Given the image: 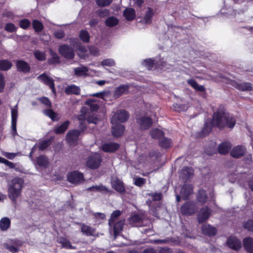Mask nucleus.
<instances>
[{"label": "nucleus", "mask_w": 253, "mask_h": 253, "mask_svg": "<svg viewBox=\"0 0 253 253\" xmlns=\"http://www.w3.org/2000/svg\"><path fill=\"white\" fill-rule=\"evenodd\" d=\"M243 227L253 233V219H248L243 224Z\"/></svg>", "instance_id": "3c124183"}, {"label": "nucleus", "mask_w": 253, "mask_h": 253, "mask_svg": "<svg viewBox=\"0 0 253 253\" xmlns=\"http://www.w3.org/2000/svg\"><path fill=\"white\" fill-rule=\"evenodd\" d=\"M17 28L12 23H6L4 26V30L9 33L16 32Z\"/></svg>", "instance_id": "5fc2aeb1"}, {"label": "nucleus", "mask_w": 253, "mask_h": 253, "mask_svg": "<svg viewBox=\"0 0 253 253\" xmlns=\"http://www.w3.org/2000/svg\"><path fill=\"white\" fill-rule=\"evenodd\" d=\"M31 25L30 21L28 19H23L20 20L19 25L23 29L26 30L29 28Z\"/></svg>", "instance_id": "603ef678"}, {"label": "nucleus", "mask_w": 253, "mask_h": 253, "mask_svg": "<svg viewBox=\"0 0 253 253\" xmlns=\"http://www.w3.org/2000/svg\"><path fill=\"white\" fill-rule=\"evenodd\" d=\"M81 232L87 236H91L94 235L95 229L83 223L81 224Z\"/></svg>", "instance_id": "7c9ffc66"}, {"label": "nucleus", "mask_w": 253, "mask_h": 253, "mask_svg": "<svg viewBox=\"0 0 253 253\" xmlns=\"http://www.w3.org/2000/svg\"><path fill=\"white\" fill-rule=\"evenodd\" d=\"M193 192V188L192 186L189 184H184L180 190V194L183 200H187Z\"/></svg>", "instance_id": "4468645a"}, {"label": "nucleus", "mask_w": 253, "mask_h": 253, "mask_svg": "<svg viewBox=\"0 0 253 253\" xmlns=\"http://www.w3.org/2000/svg\"><path fill=\"white\" fill-rule=\"evenodd\" d=\"M114 126L112 127V134L115 137H119L121 136L125 130V127L124 125L117 124L114 125Z\"/></svg>", "instance_id": "412c9836"}, {"label": "nucleus", "mask_w": 253, "mask_h": 253, "mask_svg": "<svg viewBox=\"0 0 253 253\" xmlns=\"http://www.w3.org/2000/svg\"><path fill=\"white\" fill-rule=\"evenodd\" d=\"M150 135L153 138L159 139L164 136V133L159 128H154L151 130Z\"/></svg>", "instance_id": "a18cd8bd"}, {"label": "nucleus", "mask_w": 253, "mask_h": 253, "mask_svg": "<svg viewBox=\"0 0 253 253\" xmlns=\"http://www.w3.org/2000/svg\"><path fill=\"white\" fill-rule=\"evenodd\" d=\"M212 126L222 130L225 127L232 129L236 123L234 116H230L226 111L223 105H219L217 108L213 111L212 118L211 120Z\"/></svg>", "instance_id": "f257e3e1"}, {"label": "nucleus", "mask_w": 253, "mask_h": 253, "mask_svg": "<svg viewBox=\"0 0 253 253\" xmlns=\"http://www.w3.org/2000/svg\"><path fill=\"white\" fill-rule=\"evenodd\" d=\"M35 57L39 61H43L46 59V56L44 52L39 50H36L34 52Z\"/></svg>", "instance_id": "864d4df0"}, {"label": "nucleus", "mask_w": 253, "mask_h": 253, "mask_svg": "<svg viewBox=\"0 0 253 253\" xmlns=\"http://www.w3.org/2000/svg\"><path fill=\"white\" fill-rule=\"evenodd\" d=\"M3 246L6 249L8 250L12 253H15L19 251V249L18 247L13 245H9L7 243H4L3 244Z\"/></svg>", "instance_id": "052dcab7"}, {"label": "nucleus", "mask_w": 253, "mask_h": 253, "mask_svg": "<svg viewBox=\"0 0 253 253\" xmlns=\"http://www.w3.org/2000/svg\"><path fill=\"white\" fill-rule=\"evenodd\" d=\"M227 245L230 249L234 251H239L242 248L241 242L235 237H230L227 241Z\"/></svg>", "instance_id": "f8f14e48"}, {"label": "nucleus", "mask_w": 253, "mask_h": 253, "mask_svg": "<svg viewBox=\"0 0 253 253\" xmlns=\"http://www.w3.org/2000/svg\"><path fill=\"white\" fill-rule=\"evenodd\" d=\"M148 196L151 197L152 199L154 201H160L162 199L163 195L161 193H148Z\"/></svg>", "instance_id": "13d9d810"}, {"label": "nucleus", "mask_w": 253, "mask_h": 253, "mask_svg": "<svg viewBox=\"0 0 253 253\" xmlns=\"http://www.w3.org/2000/svg\"><path fill=\"white\" fill-rule=\"evenodd\" d=\"M187 83L196 91L200 92H205L206 91L205 87L203 85H199L194 79H191L188 80L187 81Z\"/></svg>", "instance_id": "2f4dec72"}, {"label": "nucleus", "mask_w": 253, "mask_h": 253, "mask_svg": "<svg viewBox=\"0 0 253 253\" xmlns=\"http://www.w3.org/2000/svg\"><path fill=\"white\" fill-rule=\"evenodd\" d=\"M129 117V114L127 111L124 109L119 110L112 117L111 123L113 125L125 123L127 121Z\"/></svg>", "instance_id": "20e7f679"}, {"label": "nucleus", "mask_w": 253, "mask_h": 253, "mask_svg": "<svg viewBox=\"0 0 253 253\" xmlns=\"http://www.w3.org/2000/svg\"><path fill=\"white\" fill-rule=\"evenodd\" d=\"M122 212L119 210L114 211L111 214L110 218L108 221V224L110 226H112L117 219L121 215Z\"/></svg>", "instance_id": "c03bdc74"}, {"label": "nucleus", "mask_w": 253, "mask_h": 253, "mask_svg": "<svg viewBox=\"0 0 253 253\" xmlns=\"http://www.w3.org/2000/svg\"><path fill=\"white\" fill-rule=\"evenodd\" d=\"M237 88L240 90L243 91H251L253 89L252 84L250 83H244L238 84Z\"/></svg>", "instance_id": "09e8293b"}, {"label": "nucleus", "mask_w": 253, "mask_h": 253, "mask_svg": "<svg viewBox=\"0 0 253 253\" xmlns=\"http://www.w3.org/2000/svg\"><path fill=\"white\" fill-rule=\"evenodd\" d=\"M173 107L175 111H183L186 109V106L184 104L175 103L173 104Z\"/></svg>", "instance_id": "680f3d73"}, {"label": "nucleus", "mask_w": 253, "mask_h": 253, "mask_svg": "<svg viewBox=\"0 0 253 253\" xmlns=\"http://www.w3.org/2000/svg\"><path fill=\"white\" fill-rule=\"evenodd\" d=\"M54 141V137H50L49 138L44 140H40L38 142V148L40 151H44L47 149Z\"/></svg>", "instance_id": "bb28decb"}, {"label": "nucleus", "mask_w": 253, "mask_h": 253, "mask_svg": "<svg viewBox=\"0 0 253 253\" xmlns=\"http://www.w3.org/2000/svg\"><path fill=\"white\" fill-rule=\"evenodd\" d=\"M79 37L84 43H88L90 41V36L86 30L82 29L79 32Z\"/></svg>", "instance_id": "f704fd0d"}, {"label": "nucleus", "mask_w": 253, "mask_h": 253, "mask_svg": "<svg viewBox=\"0 0 253 253\" xmlns=\"http://www.w3.org/2000/svg\"><path fill=\"white\" fill-rule=\"evenodd\" d=\"M5 85L4 77L2 73L0 72V93L3 91Z\"/></svg>", "instance_id": "0e129e2a"}, {"label": "nucleus", "mask_w": 253, "mask_h": 253, "mask_svg": "<svg viewBox=\"0 0 253 253\" xmlns=\"http://www.w3.org/2000/svg\"><path fill=\"white\" fill-rule=\"evenodd\" d=\"M58 52L60 55L67 59H73L75 57L74 48L67 44L60 45L58 47Z\"/></svg>", "instance_id": "39448f33"}, {"label": "nucleus", "mask_w": 253, "mask_h": 253, "mask_svg": "<svg viewBox=\"0 0 253 253\" xmlns=\"http://www.w3.org/2000/svg\"><path fill=\"white\" fill-rule=\"evenodd\" d=\"M246 148L244 146L238 145L234 147L231 151L230 155L235 158H240L243 157L246 153Z\"/></svg>", "instance_id": "6ab92c4d"}, {"label": "nucleus", "mask_w": 253, "mask_h": 253, "mask_svg": "<svg viewBox=\"0 0 253 253\" xmlns=\"http://www.w3.org/2000/svg\"><path fill=\"white\" fill-rule=\"evenodd\" d=\"M88 69L85 66L77 67L74 69V74L76 76L81 77L87 75Z\"/></svg>", "instance_id": "79ce46f5"}, {"label": "nucleus", "mask_w": 253, "mask_h": 253, "mask_svg": "<svg viewBox=\"0 0 253 253\" xmlns=\"http://www.w3.org/2000/svg\"><path fill=\"white\" fill-rule=\"evenodd\" d=\"M32 27L35 32L37 33L42 32L44 29L42 23L37 19H34L32 21Z\"/></svg>", "instance_id": "e433bc0d"}, {"label": "nucleus", "mask_w": 253, "mask_h": 253, "mask_svg": "<svg viewBox=\"0 0 253 253\" xmlns=\"http://www.w3.org/2000/svg\"><path fill=\"white\" fill-rule=\"evenodd\" d=\"M37 164L40 167L46 168L48 165L47 158L44 155H40L37 158Z\"/></svg>", "instance_id": "72a5a7b5"}, {"label": "nucleus", "mask_w": 253, "mask_h": 253, "mask_svg": "<svg viewBox=\"0 0 253 253\" xmlns=\"http://www.w3.org/2000/svg\"><path fill=\"white\" fill-rule=\"evenodd\" d=\"M154 14L153 9L151 7H148L143 17L144 22L146 24L151 23Z\"/></svg>", "instance_id": "a19ab883"}, {"label": "nucleus", "mask_w": 253, "mask_h": 253, "mask_svg": "<svg viewBox=\"0 0 253 253\" xmlns=\"http://www.w3.org/2000/svg\"><path fill=\"white\" fill-rule=\"evenodd\" d=\"M202 232L203 234L209 237H211L216 235L217 230L216 228L212 227L210 224H206L203 225L202 227Z\"/></svg>", "instance_id": "393cba45"}, {"label": "nucleus", "mask_w": 253, "mask_h": 253, "mask_svg": "<svg viewBox=\"0 0 253 253\" xmlns=\"http://www.w3.org/2000/svg\"><path fill=\"white\" fill-rule=\"evenodd\" d=\"M67 180L73 184H78L84 181V175L78 171L70 172L67 175Z\"/></svg>", "instance_id": "0eeeda50"}, {"label": "nucleus", "mask_w": 253, "mask_h": 253, "mask_svg": "<svg viewBox=\"0 0 253 253\" xmlns=\"http://www.w3.org/2000/svg\"><path fill=\"white\" fill-rule=\"evenodd\" d=\"M211 122H205L202 129L197 133V136L198 138H203L208 136L211 131L212 127Z\"/></svg>", "instance_id": "dca6fc26"}, {"label": "nucleus", "mask_w": 253, "mask_h": 253, "mask_svg": "<svg viewBox=\"0 0 253 253\" xmlns=\"http://www.w3.org/2000/svg\"><path fill=\"white\" fill-rule=\"evenodd\" d=\"M208 199V195L207 191L203 189H199L196 195V200L201 205L205 204Z\"/></svg>", "instance_id": "4be33fe9"}, {"label": "nucleus", "mask_w": 253, "mask_h": 253, "mask_svg": "<svg viewBox=\"0 0 253 253\" xmlns=\"http://www.w3.org/2000/svg\"><path fill=\"white\" fill-rule=\"evenodd\" d=\"M11 131L13 136L17 134L16 129L17 119L18 117V111L16 109L12 108L11 111Z\"/></svg>", "instance_id": "aec40b11"}, {"label": "nucleus", "mask_w": 253, "mask_h": 253, "mask_svg": "<svg viewBox=\"0 0 253 253\" xmlns=\"http://www.w3.org/2000/svg\"><path fill=\"white\" fill-rule=\"evenodd\" d=\"M81 134V131L79 130H71L66 134V140L68 143L73 144L77 142Z\"/></svg>", "instance_id": "2eb2a0df"}, {"label": "nucleus", "mask_w": 253, "mask_h": 253, "mask_svg": "<svg viewBox=\"0 0 253 253\" xmlns=\"http://www.w3.org/2000/svg\"><path fill=\"white\" fill-rule=\"evenodd\" d=\"M12 66V63L9 60L7 59L0 60V71H8L11 69Z\"/></svg>", "instance_id": "c9c22d12"}, {"label": "nucleus", "mask_w": 253, "mask_h": 253, "mask_svg": "<svg viewBox=\"0 0 253 253\" xmlns=\"http://www.w3.org/2000/svg\"><path fill=\"white\" fill-rule=\"evenodd\" d=\"M38 79L40 80L44 84L48 85L52 90L53 93H55L56 90L54 80L45 73L42 74L38 77Z\"/></svg>", "instance_id": "9b49d317"}, {"label": "nucleus", "mask_w": 253, "mask_h": 253, "mask_svg": "<svg viewBox=\"0 0 253 253\" xmlns=\"http://www.w3.org/2000/svg\"><path fill=\"white\" fill-rule=\"evenodd\" d=\"M24 181L21 178L16 177L11 181L8 190V196L13 202H16L17 198L20 195Z\"/></svg>", "instance_id": "f03ea898"}, {"label": "nucleus", "mask_w": 253, "mask_h": 253, "mask_svg": "<svg viewBox=\"0 0 253 253\" xmlns=\"http://www.w3.org/2000/svg\"><path fill=\"white\" fill-rule=\"evenodd\" d=\"M49 52L51 57L48 59V63L49 65H54L60 63V57L58 54L52 50H50Z\"/></svg>", "instance_id": "473e14b6"}, {"label": "nucleus", "mask_w": 253, "mask_h": 253, "mask_svg": "<svg viewBox=\"0 0 253 253\" xmlns=\"http://www.w3.org/2000/svg\"><path fill=\"white\" fill-rule=\"evenodd\" d=\"M120 146V144L116 142L104 143L101 145V149L104 152L113 153L118 151Z\"/></svg>", "instance_id": "9d476101"}, {"label": "nucleus", "mask_w": 253, "mask_h": 253, "mask_svg": "<svg viewBox=\"0 0 253 253\" xmlns=\"http://www.w3.org/2000/svg\"><path fill=\"white\" fill-rule=\"evenodd\" d=\"M232 147L230 142L227 141L223 142L218 147V153L222 155L228 154Z\"/></svg>", "instance_id": "cd10ccee"}, {"label": "nucleus", "mask_w": 253, "mask_h": 253, "mask_svg": "<svg viewBox=\"0 0 253 253\" xmlns=\"http://www.w3.org/2000/svg\"><path fill=\"white\" fill-rule=\"evenodd\" d=\"M172 142L170 138L163 137L159 142V145L163 148L168 149L171 146Z\"/></svg>", "instance_id": "de8ad7c7"}, {"label": "nucleus", "mask_w": 253, "mask_h": 253, "mask_svg": "<svg viewBox=\"0 0 253 253\" xmlns=\"http://www.w3.org/2000/svg\"><path fill=\"white\" fill-rule=\"evenodd\" d=\"M101 156L96 154L87 158L86 162V166L91 169H96L99 168L102 162Z\"/></svg>", "instance_id": "423d86ee"}, {"label": "nucleus", "mask_w": 253, "mask_h": 253, "mask_svg": "<svg viewBox=\"0 0 253 253\" xmlns=\"http://www.w3.org/2000/svg\"><path fill=\"white\" fill-rule=\"evenodd\" d=\"M65 35V33L63 30H58L54 33V37L58 39H63Z\"/></svg>", "instance_id": "338daca9"}, {"label": "nucleus", "mask_w": 253, "mask_h": 253, "mask_svg": "<svg viewBox=\"0 0 253 253\" xmlns=\"http://www.w3.org/2000/svg\"><path fill=\"white\" fill-rule=\"evenodd\" d=\"M118 23V19L113 16L108 17L105 21V25L109 27H113L117 25Z\"/></svg>", "instance_id": "ea45409f"}, {"label": "nucleus", "mask_w": 253, "mask_h": 253, "mask_svg": "<svg viewBox=\"0 0 253 253\" xmlns=\"http://www.w3.org/2000/svg\"><path fill=\"white\" fill-rule=\"evenodd\" d=\"M123 15L126 20L131 21L135 18V10L132 8H126L123 12Z\"/></svg>", "instance_id": "c756f323"}, {"label": "nucleus", "mask_w": 253, "mask_h": 253, "mask_svg": "<svg viewBox=\"0 0 253 253\" xmlns=\"http://www.w3.org/2000/svg\"><path fill=\"white\" fill-rule=\"evenodd\" d=\"M157 253H172V250L168 247H160Z\"/></svg>", "instance_id": "774afa93"}, {"label": "nucleus", "mask_w": 253, "mask_h": 253, "mask_svg": "<svg viewBox=\"0 0 253 253\" xmlns=\"http://www.w3.org/2000/svg\"><path fill=\"white\" fill-rule=\"evenodd\" d=\"M94 100L91 99H87L85 104L88 105L91 111H97L99 109V105L97 104L94 103Z\"/></svg>", "instance_id": "8fccbe9b"}, {"label": "nucleus", "mask_w": 253, "mask_h": 253, "mask_svg": "<svg viewBox=\"0 0 253 253\" xmlns=\"http://www.w3.org/2000/svg\"><path fill=\"white\" fill-rule=\"evenodd\" d=\"M146 182V180L144 178L137 177L135 179L134 184L138 187H141Z\"/></svg>", "instance_id": "69168bd1"}, {"label": "nucleus", "mask_w": 253, "mask_h": 253, "mask_svg": "<svg viewBox=\"0 0 253 253\" xmlns=\"http://www.w3.org/2000/svg\"><path fill=\"white\" fill-rule=\"evenodd\" d=\"M129 85L127 84H122L117 87L114 90V97L115 98L120 97L123 94H126L128 92Z\"/></svg>", "instance_id": "b1692460"}, {"label": "nucleus", "mask_w": 253, "mask_h": 253, "mask_svg": "<svg viewBox=\"0 0 253 253\" xmlns=\"http://www.w3.org/2000/svg\"><path fill=\"white\" fill-rule=\"evenodd\" d=\"M65 93L67 95L75 94L80 95L81 89L80 88L74 84L67 86L64 90Z\"/></svg>", "instance_id": "c85d7f7f"}, {"label": "nucleus", "mask_w": 253, "mask_h": 253, "mask_svg": "<svg viewBox=\"0 0 253 253\" xmlns=\"http://www.w3.org/2000/svg\"><path fill=\"white\" fill-rule=\"evenodd\" d=\"M130 224L135 226H142L143 222V216L138 213L132 214L129 218Z\"/></svg>", "instance_id": "5701e85b"}, {"label": "nucleus", "mask_w": 253, "mask_h": 253, "mask_svg": "<svg viewBox=\"0 0 253 253\" xmlns=\"http://www.w3.org/2000/svg\"><path fill=\"white\" fill-rule=\"evenodd\" d=\"M70 122L68 120L64 122L59 126L55 129V133L56 134H61L64 133L68 128Z\"/></svg>", "instance_id": "58836bf2"}, {"label": "nucleus", "mask_w": 253, "mask_h": 253, "mask_svg": "<svg viewBox=\"0 0 253 253\" xmlns=\"http://www.w3.org/2000/svg\"><path fill=\"white\" fill-rule=\"evenodd\" d=\"M136 123L140 127L144 130L149 129L153 125V121L151 117L142 116L136 118Z\"/></svg>", "instance_id": "6e6552de"}, {"label": "nucleus", "mask_w": 253, "mask_h": 253, "mask_svg": "<svg viewBox=\"0 0 253 253\" xmlns=\"http://www.w3.org/2000/svg\"><path fill=\"white\" fill-rule=\"evenodd\" d=\"M143 64L148 70H152L155 64L154 60L151 58L146 59L143 60Z\"/></svg>", "instance_id": "6e6d98bb"}, {"label": "nucleus", "mask_w": 253, "mask_h": 253, "mask_svg": "<svg viewBox=\"0 0 253 253\" xmlns=\"http://www.w3.org/2000/svg\"><path fill=\"white\" fill-rule=\"evenodd\" d=\"M211 210L208 207L202 208L197 215V219L199 223L205 222L210 217Z\"/></svg>", "instance_id": "1a4fd4ad"}, {"label": "nucleus", "mask_w": 253, "mask_h": 253, "mask_svg": "<svg viewBox=\"0 0 253 253\" xmlns=\"http://www.w3.org/2000/svg\"><path fill=\"white\" fill-rule=\"evenodd\" d=\"M112 2V0H96V3L99 7L108 6Z\"/></svg>", "instance_id": "bf43d9fd"}, {"label": "nucleus", "mask_w": 253, "mask_h": 253, "mask_svg": "<svg viewBox=\"0 0 253 253\" xmlns=\"http://www.w3.org/2000/svg\"><path fill=\"white\" fill-rule=\"evenodd\" d=\"M16 67L18 72L23 73H29L31 69L29 64L23 60H17L16 62Z\"/></svg>", "instance_id": "f3484780"}, {"label": "nucleus", "mask_w": 253, "mask_h": 253, "mask_svg": "<svg viewBox=\"0 0 253 253\" xmlns=\"http://www.w3.org/2000/svg\"><path fill=\"white\" fill-rule=\"evenodd\" d=\"M44 114L51 119L52 121H57L59 118H57L58 114L50 109L44 110Z\"/></svg>", "instance_id": "49530a36"}, {"label": "nucleus", "mask_w": 253, "mask_h": 253, "mask_svg": "<svg viewBox=\"0 0 253 253\" xmlns=\"http://www.w3.org/2000/svg\"><path fill=\"white\" fill-rule=\"evenodd\" d=\"M194 174V170L192 168L184 167L181 169L180 177L184 181L189 180Z\"/></svg>", "instance_id": "a211bd4d"}, {"label": "nucleus", "mask_w": 253, "mask_h": 253, "mask_svg": "<svg viewBox=\"0 0 253 253\" xmlns=\"http://www.w3.org/2000/svg\"><path fill=\"white\" fill-rule=\"evenodd\" d=\"M101 64L103 66L112 67L115 65V62L113 59L108 58L103 60Z\"/></svg>", "instance_id": "4d7b16f0"}, {"label": "nucleus", "mask_w": 253, "mask_h": 253, "mask_svg": "<svg viewBox=\"0 0 253 253\" xmlns=\"http://www.w3.org/2000/svg\"><path fill=\"white\" fill-rule=\"evenodd\" d=\"M11 224L10 220L8 217H3L0 221V229L1 231H5L8 229Z\"/></svg>", "instance_id": "4c0bfd02"}, {"label": "nucleus", "mask_w": 253, "mask_h": 253, "mask_svg": "<svg viewBox=\"0 0 253 253\" xmlns=\"http://www.w3.org/2000/svg\"><path fill=\"white\" fill-rule=\"evenodd\" d=\"M112 188L118 193L123 194L126 192V188L123 182L119 178L116 177L111 181Z\"/></svg>", "instance_id": "ddd939ff"}, {"label": "nucleus", "mask_w": 253, "mask_h": 253, "mask_svg": "<svg viewBox=\"0 0 253 253\" xmlns=\"http://www.w3.org/2000/svg\"><path fill=\"white\" fill-rule=\"evenodd\" d=\"M199 207L196 202L188 201L185 202L180 207V212L183 215L190 216L196 213Z\"/></svg>", "instance_id": "7ed1b4c3"}, {"label": "nucleus", "mask_w": 253, "mask_h": 253, "mask_svg": "<svg viewBox=\"0 0 253 253\" xmlns=\"http://www.w3.org/2000/svg\"><path fill=\"white\" fill-rule=\"evenodd\" d=\"M124 225V220L119 221L112 225L114 226V233L115 236L118 235L123 230Z\"/></svg>", "instance_id": "37998d69"}, {"label": "nucleus", "mask_w": 253, "mask_h": 253, "mask_svg": "<svg viewBox=\"0 0 253 253\" xmlns=\"http://www.w3.org/2000/svg\"><path fill=\"white\" fill-rule=\"evenodd\" d=\"M243 247L248 253H253V238L251 237L245 238L243 241Z\"/></svg>", "instance_id": "a878e982"}, {"label": "nucleus", "mask_w": 253, "mask_h": 253, "mask_svg": "<svg viewBox=\"0 0 253 253\" xmlns=\"http://www.w3.org/2000/svg\"><path fill=\"white\" fill-rule=\"evenodd\" d=\"M40 101L43 104L45 105L46 107H51V103L48 98L46 97H42L39 98Z\"/></svg>", "instance_id": "e2e57ef3"}]
</instances>
